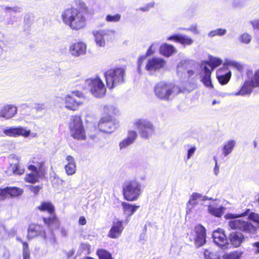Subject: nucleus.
<instances>
[{
	"mask_svg": "<svg viewBox=\"0 0 259 259\" xmlns=\"http://www.w3.org/2000/svg\"><path fill=\"white\" fill-rule=\"evenodd\" d=\"M10 256V253L9 251L6 250L4 253V256L5 257V259H9Z\"/></svg>",
	"mask_w": 259,
	"mask_h": 259,
	"instance_id": "774afa93",
	"label": "nucleus"
},
{
	"mask_svg": "<svg viewBox=\"0 0 259 259\" xmlns=\"http://www.w3.org/2000/svg\"><path fill=\"white\" fill-rule=\"evenodd\" d=\"M37 209L41 211H47L50 214V217L48 218H43L44 222L46 224H47L49 226L54 225L55 228L59 227V222L54 214L55 208L51 202H42L37 207Z\"/></svg>",
	"mask_w": 259,
	"mask_h": 259,
	"instance_id": "9d476101",
	"label": "nucleus"
},
{
	"mask_svg": "<svg viewBox=\"0 0 259 259\" xmlns=\"http://www.w3.org/2000/svg\"><path fill=\"white\" fill-rule=\"evenodd\" d=\"M122 191L125 200L129 201H136L142 193V185L137 180L126 181L122 185Z\"/></svg>",
	"mask_w": 259,
	"mask_h": 259,
	"instance_id": "20e7f679",
	"label": "nucleus"
},
{
	"mask_svg": "<svg viewBox=\"0 0 259 259\" xmlns=\"http://www.w3.org/2000/svg\"><path fill=\"white\" fill-rule=\"evenodd\" d=\"M97 253L99 259H112L111 254L105 249H99L98 250Z\"/></svg>",
	"mask_w": 259,
	"mask_h": 259,
	"instance_id": "4c0bfd02",
	"label": "nucleus"
},
{
	"mask_svg": "<svg viewBox=\"0 0 259 259\" xmlns=\"http://www.w3.org/2000/svg\"><path fill=\"white\" fill-rule=\"evenodd\" d=\"M205 259H219V255L216 252H212L208 249H205L204 252Z\"/></svg>",
	"mask_w": 259,
	"mask_h": 259,
	"instance_id": "a19ab883",
	"label": "nucleus"
},
{
	"mask_svg": "<svg viewBox=\"0 0 259 259\" xmlns=\"http://www.w3.org/2000/svg\"><path fill=\"white\" fill-rule=\"evenodd\" d=\"M28 169L31 171V173L27 175L26 177V181L31 183H36L40 177L39 170L35 166L32 165H29Z\"/></svg>",
	"mask_w": 259,
	"mask_h": 259,
	"instance_id": "bb28decb",
	"label": "nucleus"
},
{
	"mask_svg": "<svg viewBox=\"0 0 259 259\" xmlns=\"http://www.w3.org/2000/svg\"><path fill=\"white\" fill-rule=\"evenodd\" d=\"M23 190L17 187H7L4 189L0 188V196L6 197L7 195H10L11 197H16L21 195Z\"/></svg>",
	"mask_w": 259,
	"mask_h": 259,
	"instance_id": "393cba45",
	"label": "nucleus"
},
{
	"mask_svg": "<svg viewBox=\"0 0 259 259\" xmlns=\"http://www.w3.org/2000/svg\"><path fill=\"white\" fill-rule=\"evenodd\" d=\"M37 236H40L44 239L46 238L44 227L38 225H30L28 229L27 237L29 239H31Z\"/></svg>",
	"mask_w": 259,
	"mask_h": 259,
	"instance_id": "6ab92c4d",
	"label": "nucleus"
},
{
	"mask_svg": "<svg viewBox=\"0 0 259 259\" xmlns=\"http://www.w3.org/2000/svg\"><path fill=\"white\" fill-rule=\"evenodd\" d=\"M236 144L234 140H230L225 142L222 148V153L225 156L230 154L234 149Z\"/></svg>",
	"mask_w": 259,
	"mask_h": 259,
	"instance_id": "2f4dec72",
	"label": "nucleus"
},
{
	"mask_svg": "<svg viewBox=\"0 0 259 259\" xmlns=\"http://www.w3.org/2000/svg\"><path fill=\"white\" fill-rule=\"evenodd\" d=\"M248 215V219L254 223L259 225V214L255 212H250V209H247L243 213L237 214L231 213L225 215V218L226 219H230L228 224L232 229H236L242 231L243 232L254 234L256 231V228L248 221L243 220L241 219H237L238 218L245 217Z\"/></svg>",
	"mask_w": 259,
	"mask_h": 259,
	"instance_id": "f257e3e1",
	"label": "nucleus"
},
{
	"mask_svg": "<svg viewBox=\"0 0 259 259\" xmlns=\"http://www.w3.org/2000/svg\"><path fill=\"white\" fill-rule=\"evenodd\" d=\"M30 189L35 194H37L38 193L39 191L40 190V187L38 186H31L30 187Z\"/></svg>",
	"mask_w": 259,
	"mask_h": 259,
	"instance_id": "052dcab7",
	"label": "nucleus"
},
{
	"mask_svg": "<svg viewBox=\"0 0 259 259\" xmlns=\"http://www.w3.org/2000/svg\"><path fill=\"white\" fill-rule=\"evenodd\" d=\"M4 10L7 12H9L10 11H13L14 12H20L21 9L20 8H18L17 7H10L8 6H6L4 8Z\"/></svg>",
	"mask_w": 259,
	"mask_h": 259,
	"instance_id": "6e6d98bb",
	"label": "nucleus"
},
{
	"mask_svg": "<svg viewBox=\"0 0 259 259\" xmlns=\"http://www.w3.org/2000/svg\"><path fill=\"white\" fill-rule=\"evenodd\" d=\"M181 92V89L178 85L172 83L160 81L154 87L155 96L159 100L170 101Z\"/></svg>",
	"mask_w": 259,
	"mask_h": 259,
	"instance_id": "7ed1b4c3",
	"label": "nucleus"
},
{
	"mask_svg": "<svg viewBox=\"0 0 259 259\" xmlns=\"http://www.w3.org/2000/svg\"><path fill=\"white\" fill-rule=\"evenodd\" d=\"M125 71L121 68H117L107 70L104 73L107 87L113 89L116 85L122 83L124 81Z\"/></svg>",
	"mask_w": 259,
	"mask_h": 259,
	"instance_id": "39448f33",
	"label": "nucleus"
},
{
	"mask_svg": "<svg viewBox=\"0 0 259 259\" xmlns=\"http://www.w3.org/2000/svg\"><path fill=\"white\" fill-rule=\"evenodd\" d=\"M196 238L195 244L197 247L202 246L206 242V231L201 225H196L195 227Z\"/></svg>",
	"mask_w": 259,
	"mask_h": 259,
	"instance_id": "2eb2a0df",
	"label": "nucleus"
},
{
	"mask_svg": "<svg viewBox=\"0 0 259 259\" xmlns=\"http://www.w3.org/2000/svg\"><path fill=\"white\" fill-rule=\"evenodd\" d=\"M137 137V132L134 131H131L128 132L127 138L132 141L133 143Z\"/></svg>",
	"mask_w": 259,
	"mask_h": 259,
	"instance_id": "3c124183",
	"label": "nucleus"
},
{
	"mask_svg": "<svg viewBox=\"0 0 259 259\" xmlns=\"http://www.w3.org/2000/svg\"><path fill=\"white\" fill-rule=\"evenodd\" d=\"M121 205L123 212L127 218L131 217L140 207L139 205L131 204L125 202H122Z\"/></svg>",
	"mask_w": 259,
	"mask_h": 259,
	"instance_id": "c756f323",
	"label": "nucleus"
},
{
	"mask_svg": "<svg viewBox=\"0 0 259 259\" xmlns=\"http://www.w3.org/2000/svg\"><path fill=\"white\" fill-rule=\"evenodd\" d=\"M253 88H255V86H253L252 83L250 79H248L244 82L240 90L235 95L236 96L249 95L251 93Z\"/></svg>",
	"mask_w": 259,
	"mask_h": 259,
	"instance_id": "7c9ffc66",
	"label": "nucleus"
},
{
	"mask_svg": "<svg viewBox=\"0 0 259 259\" xmlns=\"http://www.w3.org/2000/svg\"><path fill=\"white\" fill-rule=\"evenodd\" d=\"M252 246L255 248V253H259V242L252 243Z\"/></svg>",
	"mask_w": 259,
	"mask_h": 259,
	"instance_id": "e2e57ef3",
	"label": "nucleus"
},
{
	"mask_svg": "<svg viewBox=\"0 0 259 259\" xmlns=\"http://www.w3.org/2000/svg\"><path fill=\"white\" fill-rule=\"evenodd\" d=\"M66 160L67 161V163L66 164H75L74 158L70 155L67 156L66 158Z\"/></svg>",
	"mask_w": 259,
	"mask_h": 259,
	"instance_id": "13d9d810",
	"label": "nucleus"
},
{
	"mask_svg": "<svg viewBox=\"0 0 259 259\" xmlns=\"http://www.w3.org/2000/svg\"><path fill=\"white\" fill-rule=\"evenodd\" d=\"M181 30H188V31H190L195 34H199V30L197 29V25L195 24V25H192L190 28H180Z\"/></svg>",
	"mask_w": 259,
	"mask_h": 259,
	"instance_id": "603ef678",
	"label": "nucleus"
},
{
	"mask_svg": "<svg viewBox=\"0 0 259 259\" xmlns=\"http://www.w3.org/2000/svg\"><path fill=\"white\" fill-rule=\"evenodd\" d=\"M133 142L129 140L127 138L122 140L121 142L119 143V147L120 149H124L127 147V146L131 145Z\"/></svg>",
	"mask_w": 259,
	"mask_h": 259,
	"instance_id": "49530a36",
	"label": "nucleus"
},
{
	"mask_svg": "<svg viewBox=\"0 0 259 259\" xmlns=\"http://www.w3.org/2000/svg\"><path fill=\"white\" fill-rule=\"evenodd\" d=\"M247 0H233V6L235 7H240L244 5Z\"/></svg>",
	"mask_w": 259,
	"mask_h": 259,
	"instance_id": "864d4df0",
	"label": "nucleus"
},
{
	"mask_svg": "<svg viewBox=\"0 0 259 259\" xmlns=\"http://www.w3.org/2000/svg\"><path fill=\"white\" fill-rule=\"evenodd\" d=\"M212 238L214 243L222 249H226L228 247V243L224 231L222 229H219L214 231L212 234Z\"/></svg>",
	"mask_w": 259,
	"mask_h": 259,
	"instance_id": "ddd939ff",
	"label": "nucleus"
},
{
	"mask_svg": "<svg viewBox=\"0 0 259 259\" xmlns=\"http://www.w3.org/2000/svg\"><path fill=\"white\" fill-rule=\"evenodd\" d=\"M248 79H250L255 87H259V69L257 70L253 74L252 72L247 74Z\"/></svg>",
	"mask_w": 259,
	"mask_h": 259,
	"instance_id": "c9c22d12",
	"label": "nucleus"
},
{
	"mask_svg": "<svg viewBox=\"0 0 259 259\" xmlns=\"http://www.w3.org/2000/svg\"><path fill=\"white\" fill-rule=\"evenodd\" d=\"M121 18L120 15L116 14L114 15H108L106 17V20L108 22H118Z\"/></svg>",
	"mask_w": 259,
	"mask_h": 259,
	"instance_id": "c03bdc74",
	"label": "nucleus"
},
{
	"mask_svg": "<svg viewBox=\"0 0 259 259\" xmlns=\"http://www.w3.org/2000/svg\"><path fill=\"white\" fill-rule=\"evenodd\" d=\"M2 117L9 119L14 117L17 112V108L14 105L7 104L1 108Z\"/></svg>",
	"mask_w": 259,
	"mask_h": 259,
	"instance_id": "5701e85b",
	"label": "nucleus"
},
{
	"mask_svg": "<svg viewBox=\"0 0 259 259\" xmlns=\"http://www.w3.org/2000/svg\"><path fill=\"white\" fill-rule=\"evenodd\" d=\"M16 232H17L16 229L15 228H12L10 231H8V232H10L11 233L10 237L14 236L16 234Z\"/></svg>",
	"mask_w": 259,
	"mask_h": 259,
	"instance_id": "338daca9",
	"label": "nucleus"
},
{
	"mask_svg": "<svg viewBox=\"0 0 259 259\" xmlns=\"http://www.w3.org/2000/svg\"><path fill=\"white\" fill-rule=\"evenodd\" d=\"M4 133L10 137H17L22 136L24 137H28L30 134V130H26L24 128L18 127H11L4 130Z\"/></svg>",
	"mask_w": 259,
	"mask_h": 259,
	"instance_id": "dca6fc26",
	"label": "nucleus"
},
{
	"mask_svg": "<svg viewBox=\"0 0 259 259\" xmlns=\"http://www.w3.org/2000/svg\"><path fill=\"white\" fill-rule=\"evenodd\" d=\"M166 62L164 59L155 57L148 60L145 68L149 72L155 71L163 68Z\"/></svg>",
	"mask_w": 259,
	"mask_h": 259,
	"instance_id": "4468645a",
	"label": "nucleus"
},
{
	"mask_svg": "<svg viewBox=\"0 0 259 259\" xmlns=\"http://www.w3.org/2000/svg\"><path fill=\"white\" fill-rule=\"evenodd\" d=\"M226 208L224 206H221L219 207H217L213 205H209L207 208L209 213L218 218L223 214Z\"/></svg>",
	"mask_w": 259,
	"mask_h": 259,
	"instance_id": "72a5a7b5",
	"label": "nucleus"
},
{
	"mask_svg": "<svg viewBox=\"0 0 259 259\" xmlns=\"http://www.w3.org/2000/svg\"><path fill=\"white\" fill-rule=\"evenodd\" d=\"M65 169L66 173L68 175H72L75 173L76 171V165L70 164L69 165L66 164L65 166Z\"/></svg>",
	"mask_w": 259,
	"mask_h": 259,
	"instance_id": "37998d69",
	"label": "nucleus"
},
{
	"mask_svg": "<svg viewBox=\"0 0 259 259\" xmlns=\"http://www.w3.org/2000/svg\"><path fill=\"white\" fill-rule=\"evenodd\" d=\"M124 229L122 222L117 221L113 222L112 226L108 233V236L112 239L119 238Z\"/></svg>",
	"mask_w": 259,
	"mask_h": 259,
	"instance_id": "aec40b11",
	"label": "nucleus"
},
{
	"mask_svg": "<svg viewBox=\"0 0 259 259\" xmlns=\"http://www.w3.org/2000/svg\"><path fill=\"white\" fill-rule=\"evenodd\" d=\"M9 159L12 162H14L11 164V166L14 174L21 175L24 172V169L23 167L19 165V160L15 155H11L9 156Z\"/></svg>",
	"mask_w": 259,
	"mask_h": 259,
	"instance_id": "cd10ccee",
	"label": "nucleus"
},
{
	"mask_svg": "<svg viewBox=\"0 0 259 259\" xmlns=\"http://www.w3.org/2000/svg\"><path fill=\"white\" fill-rule=\"evenodd\" d=\"M231 76V72L228 71L225 67L221 68L217 71V77L219 82L222 85L227 84L230 80Z\"/></svg>",
	"mask_w": 259,
	"mask_h": 259,
	"instance_id": "b1692460",
	"label": "nucleus"
},
{
	"mask_svg": "<svg viewBox=\"0 0 259 259\" xmlns=\"http://www.w3.org/2000/svg\"><path fill=\"white\" fill-rule=\"evenodd\" d=\"M71 96H72L74 98L75 97H77L78 99L77 100H80V101H82V99L84 98V96L83 94L79 91H72L70 94Z\"/></svg>",
	"mask_w": 259,
	"mask_h": 259,
	"instance_id": "de8ad7c7",
	"label": "nucleus"
},
{
	"mask_svg": "<svg viewBox=\"0 0 259 259\" xmlns=\"http://www.w3.org/2000/svg\"><path fill=\"white\" fill-rule=\"evenodd\" d=\"M23 259H30V251L26 242H22Z\"/></svg>",
	"mask_w": 259,
	"mask_h": 259,
	"instance_id": "79ce46f5",
	"label": "nucleus"
},
{
	"mask_svg": "<svg viewBox=\"0 0 259 259\" xmlns=\"http://www.w3.org/2000/svg\"><path fill=\"white\" fill-rule=\"evenodd\" d=\"M251 39V36L247 33H244L240 36L241 41L245 44H248Z\"/></svg>",
	"mask_w": 259,
	"mask_h": 259,
	"instance_id": "09e8293b",
	"label": "nucleus"
},
{
	"mask_svg": "<svg viewBox=\"0 0 259 259\" xmlns=\"http://www.w3.org/2000/svg\"><path fill=\"white\" fill-rule=\"evenodd\" d=\"M202 72L201 81L204 85L209 88H212L213 85L210 79L211 70L210 69L205 65H201Z\"/></svg>",
	"mask_w": 259,
	"mask_h": 259,
	"instance_id": "4be33fe9",
	"label": "nucleus"
},
{
	"mask_svg": "<svg viewBox=\"0 0 259 259\" xmlns=\"http://www.w3.org/2000/svg\"><path fill=\"white\" fill-rule=\"evenodd\" d=\"M227 64L236 68L238 70L240 71L243 70L242 65L236 61H229L227 62Z\"/></svg>",
	"mask_w": 259,
	"mask_h": 259,
	"instance_id": "a18cd8bd",
	"label": "nucleus"
},
{
	"mask_svg": "<svg viewBox=\"0 0 259 259\" xmlns=\"http://www.w3.org/2000/svg\"><path fill=\"white\" fill-rule=\"evenodd\" d=\"M117 122L110 115L102 117L98 124V128L100 131L106 133H111L117 128Z\"/></svg>",
	"mask_w": 259,
	"mask_h": 259,
	"instance_id": "9b49d317",
	"label": "nucleus"
},
{
	"mask_svg": "<svg viewBox=\"0 0 259 259\" xmlns=\"http://www.w3.org/2000/svg\"><path fill=\"white\" fill-rule=\"evenodd\" d=\"M168 40H175L184 45H191L193 40L187 35L182 34H176L167 38Z\"/></svg>",
	"mask_w": 259,
	"mask_h": 259,
	"instance_id": "a878e982",
	"label": "nucleus"
},
{
	"mask_svg": "<svg viewBox=\"0 0 259 259\" xmlns=\"http://www.w3.org/2000/svg\"><path fill=\"white\" fill-rule=\"evenodd\" d=\"M10 232H8L6 227L3 224H0V239H6L10 237Z\"/></svg>",
	"mask_w": 259,
	"mask_h": 259,
	"instance_id": "58836bf2",
	"label": "nucleus"
},
{
	"mask_svg": "<svg viewBox=\"0 0 259 259\" xmlns=\"http://www.w3.org/2000/svg\"><path fill=\"white\" fill-rule=\"evenodd\" d=\"M222 63V60L219 58L211 57L208 62L202 63V65H206L211 71L216 67H218Z\"/></svg>",
	"mask_w": 259,
	"mask_h": 259,
	"instance_id": "f704fd0d",
	"label": "nucleus"
},
{
	"mask_svg": "<svg viewBox=\"0 0 259 259\" xmlns=\"http://www.w3.org/2000/svg\"><path fill=\"white\" fill-rule=\"evenodd\" d=\"M230 240L234 247H238L244 240V236L239 232H232L229 236Z\"/></svg>",
	"mask_w": 259,
	"mask_h": 259,
	"instance_id": "c85d7f7f",
	"label": "nucleus"
},
{
	"mask_svg": "<svg viewBox=\"0 0 259 259\" xmlns=\"http://www.w3.org/2000/svg\"><path fill=\"white\" fill-rule=\"evenodd\" d=\"M85 84L89 86L90 92L94 97L102 98L105 96L106 89L104 83L99 77L87 79Z\"/></svg>",
	"mask_w": 259,
	"mask_h": 259,
	"instance_id": "6e6552de",
	"label": "nucleus"
},
{
	"mask_svg": "<svg viewBox=\"0 0 259 259\" xmlns=\"http://www.w3.org/2000/svg\"><path fill=\"white\" fill-rule=\"evenodd\" d=\"M196 147H191L190 149H189L188 150V153H187V159H189L191 158V157L193 155V154L195 153L196 151Z\"/></svg>",
	"mask_w": 259,
	"mask_h": 259,
	"instance_id": "4d7b16f0",
	"label": "nucleus"
},
{
	"mask_svg": "<svg viewBox=\"0 0 259 259\" xmlns=\"http://www.w3.org/2000/svg\"><path fill=\"white\" fill-rule=\"evenodd\" d=\"M87 46L82 42H75L69 47V52L74 57H79L86 53Z\"/></svg>",
	"mask_w": 259,
	"mask_h": 259,
	"instance_id": "f3484780",
	"label": "nucleus"
},
{
	"mask_svg": "<svg viewBox=\"0 0 259 259\" xmlns=\"http://www.w3.org/2000/svg\"><path fill=\"white\" fill-rule=\"evenodd\" d=\"M213 159L215 161V166L214 167V169H213V171H214V174L217 176L218 174H219V166H218V161H217V158L214 156L213 157Z\"/></svg>",
	"mask_w": 259,
	"mask_h": 259,
	"instance_id": "bf43d9fd",
	"label": "nucleus"
},
{
	"mask_svg": "<svg viewBox=\"0 0 259 259\" xmlns=\"http://www.w3.org/2000/svg\"><path fill=\"white\" fill-rule=\"evenodd\" d=\"M196 65L195 62L193 60H182L177 65V74L182 77H190L194 74Z\"/></svg>",
	"mask_w": 259,
	"mask_h": 259,
	"instance_id": "1a4fd4ad",
	"label": "nucleus"
},
{
	"mask_svg": "<svg viewBox=\"0 0 259 259\" xmlns=\"http://www.w3.org/2000/svg\"><path fill=\"white\" fill-rule=\"evenodd\" d=\"M71 136L75 139L84 140L86 139L82 121L79 116H72L69 123Z\"/></svg>",
	"mask_w": 259,
	"mask_h": 259,
	"instance_id": "423d86ee",
	"label": "nucleus"
},
{
	"mask_svg": "<svg viewBox=\"0 0 259 259\" xmlns=\"http://www.w3.org/2000/svg\"><path fill=\"white\" fill-rule=\"evenodd\" d=\"M159 44L157 42H155L152 44L150 48L148 49L147 52V55H151L154 53L156 49L158 47Z\"/></svg>",
	"mask_w": 259,
	"mask_h": 259,
	"instance_id": "8fccbe9b",
	"label": "nucleus"
},
{
	"mask_svg": "<svg viewBox=\"0 0 259 259\" xmlns=\"http://www.w3.org/2000/svg\"><path fill=\"white\" fill-rule=\"evenodd\" d=\"M154 6V2H151L150 3H148L146 4V5L144 7H141L140 8V10L141 11L146 12L149 10L150 8H152Z\"/></svg>",
	"mask_w": 259,
	"mask_h": 259,
	"instance_id": "5fc2aeb1",
	"label": "nucleus"
},
{
	"mask_svg": "<svg viewBox=\"0 0 259 259\" xmlns=\"http://www.w3.org/2000/svg\"><path fill=\"white\" fill-rule=\"evenodd\" d=\"M113 33L112 31L109 30H99L93 32L95 41L99 47H104L105 45V40L110 34Z\"/></svg>",
	"mask_w": 259,
	"mask_h": 259,
	"instance_id": "a211bd4d",
	"label": "nucleus"
},
{
	"mask_svg": "<svg viewBox=\"0 0 259 259\" xmlns=\"http://www.w3.org/2000/svg\"><path fill=\"white\" fill-rule=\"evenodd\" d=\"M251 23L254 28L259 29V20L254 22H252Z\"/></svg>",
	"mask_w": 259,
	"mask_h": 259,
	"instance_id": "69168bd1",
	"label": "nucleus"
},
{
	"mask_svg": "<svg viewBox=\"0 0 259 259\" xmlns=\"http://www.w3.org/2000/svg\"><path fill=\"white\" fill-rule=\"evenodd\" d=\"M212 198H209L206 196L194 192L192 194L190 199L186 204L187 214L193 212L195 207L198 204L199 201H204L206 200H212Z\"/></svg>",
	"mask_w": 259,
	"mask_h": 259,
	"instance_id": "f8f14e48",
	"label": "nucleus"
},
{
	"mask_svg": "<svg viewBox=\"0 0 259 259\" xmlns=\"http://www.w3.org/2000/svg\"><path fill=\"white\" fill-rule=\"evenodd\" d=\"M159 51L162 55L169 57L172 53L176 52V50L172 45L164 44L160 46Z\"/></svg>",
	"mask_w": 259,
	"mask_h": 259,
	"instance_id": "473e14b6",
	"label": "nucleus"
},
{
	"mask_svg": "<svg viewBox=\"0 0 259 259\" xmlns=\"http://www.w3.org/2000/svg\"><path fill=\"white\" fill-rule=\"evenodd\" d=\"M134 124L138 130L140 136L144 139H149L154 133L153 123L145 118H137L134 120Z\"/></svg>",
	"mask_w": 259,
	"mask_h": 259,
	"instance_id": "0eeeda50",
	"label": "nucleus"
},
{
	"mask_svg": "<svg viewBox=\"0 0 259 259\" xmlns=\"http://www.w3.org/2000/svg\"><path fill=\"white\" fill-rule=\"evenodd\" d=\"M63 22L73 30L84 28L87 24L86 18L79 10L70 8L64 10L61 14Z\"/></svg>",
	"mask_w": 259,
	"mask_h": 259,
	"instance_id": "f03ea898",
	"label": "nucleus"
},
{
	"mask_svg": "<svg viewBox=\"0 0 259 259\" xmlns=\"http://www.w3.org/2000/svg\"><path fill=\"white\" fill-rule=\"evenodd\" d=\"M79 224L81 225H84L86 224V220L83 217H80L79 219Z\"/></svg>",
	"mask_w": 259,
	"mask_h": 259,
	"instance_id": "0e129e2a",
	"label": "nucleus"
},
{
	"mask_svg": "<svg viewBox=\"0 0 259 259\" xmlns=\"http://www.w3.org/2000/svg\"><path fill=\"white\" fill-rule=\"evenodd\" d=\"M65 106L66 108L75 111L83 103L82 101L77 100L70 95H67L65 97Z\"/></svg>",
	"mask_w": 259,
	"mask_h": 259,
	"instance_id": "412c9836",
	"label": "nucleus"
},
{
	"mask_svg": "<svg viewBox=\"0 0 259 259\" xmlns=\"http://www.w3.org/2000/svg\"><path fill=\"white\" fill-rule=\"evenodd\" d=\"M145 57H140L138 61V69L139 72H140L141 68L142 67V64L143 63L144 60H145Z\"/></svg>",
	"mask_w": 259,
	"mask_h": 259,
	"instance_id": "680f3d73",
	"label": "nucleus"
},
{
	"mask_svg": "<svg viewBox=\"0 0 259 259\" xmlns=\"http://www.w3.org/2000/svg\"><path fill=\"white\" fill-rule=\"evenodd\" d=\"M242 254L241 252L235 251L225 255L223 259H240Z\"/></svg>",
	"mask_w": 259,
	"mask_h": 259,
	"instance_id": "ea45409f",
	"label": "nucleus"
},
{
	"mask_svg": "<svg viewBox=\"0 0 259 259\" xmlns=\"http://www.w3.org/2000/svg\"><path fill=\"white\" fill-rule=\"evenodd\" d=\"M227 30L223 28H218L210 31L208 33V36L213 37L215 36H223L226 34Z\"/></svg>",
	"mask_w": 259,
	"mask_h": 259,
	"instance_id": "e433bc0d",
	"label": "nucleus"
}]
</instances>
